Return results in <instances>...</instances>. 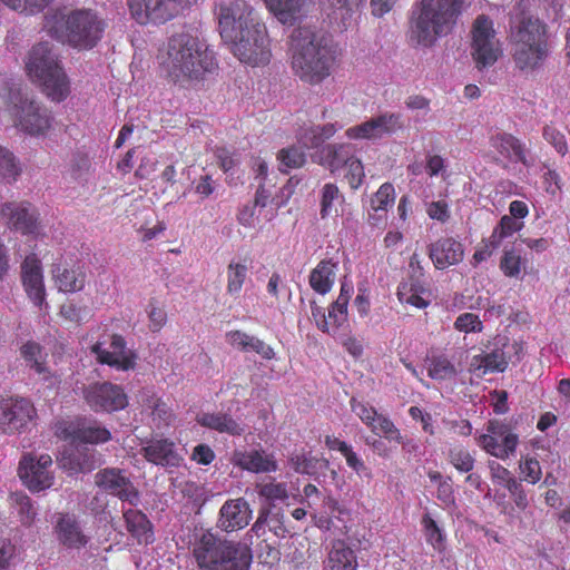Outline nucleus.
<instances>
[{"label": "nucleus", "instance_id": "30", "mask_svg": "<svg viewBox=\"0 0 570 570\" xmlns=\"http://www.w3.org/2000/svg\"><path fill=\"white\" fill-rule=\"evenodd\" d=\"M197 422L202 426L215 430L219 433H226L232 436H239L245 432V424L223 412L203 413L197 417Z\"/></svg>", "mask_w": 570, "mask_h": 570}, {"label": "nucleus", "instance_id": "62", "mask_svg": "<svg viewBox=\"0 0 570 570\" xmlns=\"http://www.w3.org/2000/svg\"><path fill=\"white\" fill-rule=\"evenodd\" d=\"M489 469L491 473V478L494 483L500 485H507L509 481H512L514 478L511 475V472L502 466L497 461H489Z\"/></svg>", "mask_w": 570, "mask_h": 570}, {"label": "nucleus", "instance_id": "4", "mask_svg": "<svg viewBox=\"0 0 570 570\" xmlns=\"http://www.w3.org/2000/svg\"><path fill=\"white\" fill-rule=\"evenodd\" d=\"M462 0H419L409 21V41L413 47H432L449 35L461 13Z\"/></svg>", "mask_w": 570, "mask_h": 570}, {"label": "nucleus", "instance_id": "13", "mask_svg": "<svg viewBox=\"0 0 570 570\" xmlns=\"http://www.w3.org/2000/svg\"><path fill=\"white\" fill-rule=\"evenodd\" d=\"M404 128L403 116L399 112H384L353 126L345 131L350 139L376 140L392 136Z\"/></svg>", "mask_w": 570, "mask_h": 570}, {"label": "nucleus", "instance_id": "25", "mask_svg": "<svg viewBox=\"0 0 570 570\" xmlns=\"http://www.w3.org/2000/svg\"><path fill=\"white\" fill-rule=\"evenodd\" d=\"M354 154L355 148L352 144H327L318 153L320 164L335 174L348 165Z\"/></svg>", "mask_w": 570, "mask_h": 570}, {"label": "nucleus", "instance_id": "53", "mask_svg": "<svg viewBox=\"0 0 570 570\" xmlns=\"http://www.w3.org/2000/svg\"><path fill=\"white\" fill-rule=\"evenodd\" d=\"M340 197V190L334 184H325L322 189L321 198V217L326 218L332 210V205L335 199Z\"/></svg>", "mask_w": 570, "mask_h": 570}, {"label": "nucleus", "instance_id": "18", "mask_svg": "<svg viewBox=\"0 0 570 570\" xmlns=\"http://www.w3.org/2000/svg\"><path fill=\"white\" fill-rule=\"evenodd\" d=\"M92 352L97 360L102 364H108L118 370L128 371L135 367V354L126 347V342L121 335L111 336L109 348H104L101 343L92 346Z\"/></svg>", "mask_w": 570, "mask_h": 570}, {"label": "nucleus", "instance_id": "38", "mask_svg": "<svg viewBox=\"0 0 570 570\" xmlns=\"http://www.w3.org/2000/svg\"><path fill=\"white\" fill-rule=\"evenodd\" d=\"M428 374L436 381L453 379L458 375L454 364L445 355H434L425 360Z\"/></svg>", "mask_w": 570, "mask_h": 570}, {"label": "nucleus", "instance_id": "34", "mask_svg": "<svg viewBox=\"0 0 570 570\" xmlns=\"http://www.w3.org/2000/svg\"><path fill=\"white\" fill-rule=\"evenodd\" d=\"M56 284L61 292L75 293L83 288L86 283V274L81 268H63L57 267L55 271Z\"/></svg>", "mask_w": 570, "mask_h": 570}, {"label": "nucleus", "instance_id": "64", "mask_svg": "<svg viewBox=\"0 0 570 570\" xmlns=\"http://www.w3.org/2000/svg\"><path fill=\"white\" fill-rule=\"evenodd\" d=\"M426 212L430 218L440 222H445L450 217L448 204L443 200L430 203Z\"/></svg>", "mask_w": 570, "mask_h": 570}, {"label": "nucleus", "instance_id": "8", "mask_svg": "<svg viewBox=\"0 0 570 570\" xmlns=\"http://www.w3.org/2000/svg\"><path fill=\"white\" fill-rule=\"evenodd\" d=\"M471 56L479 70L493 66L502 55L493 21L485 14L476 17L471 29Z\"/></svg>", "mask_w": 570, "mask_h": 570}, {"label": "nucleus", "instance_id": "19", "mask_svg": "<svg viewBox=\"0 0 570 570\" xmlns=\"http://www.w3.org/2000/svg\"><path fill=\"white\" fill-rule=\"evenodd\" d=\"M0 214L12 229L22 234L38 233V219L30 204L6 203L2 205Z\"/></svg>", "mask_w": 570, "mask_h": 570}, {"label": "nucleus", "instance_id": "54", "mask_svg": "<svg viewBox=\"0 0 570 570\" xmlns=\"http://www.w3.org/2000/svg\"><path fill=\"white\" fill-rule=\"evenodd\" d=\"M345 167L347 168L345 177L351 188L357 189L361 186L363 178L365 176L361 160L354 156V158Z\"/></svg>", "mask_w": 570, "mask_h": 570}, {"label": "nucleus", "instance_id": "57", "mask_svg": "<svg viewBox=\"0 0 570 570\" xmlns=\"http://www.w3.org/2000/svg\"><path fill=\"white\" fill-rule=\"evenodd\" d=\"M259 495L267 500H285L288 498L287 488L285 483H266L259 488Z\"/></svg>", "mask_w": 570, "mask_h": 570}, {"label": "nucleus", "instance_id": "31", "mask_svg": "<svg viewBox=\"0 0 570 570\" xmlns=\"http://www.w3.org/2000/svg\"><path fill=\"white\" fill-rule=\"evenodd\" d=\"M494 147L510 160L520 161L527 167L533 165V160L528 158V149L511 134L498 135L494 139Z\"/></svg>", "mask_w": 570, "mask_h": 570}, {"label": "nucleus", "instance_id": "3", "mask_svg": "<svg viewBox=\"0 0 570 570\" xmlns=\"http://www.w3.org/2000/svg\"><path fill=\"white\" fill-rule=\"evenodd\" d=\"M292 39V69L303 82L318 85L332 72L335 50L332 40L307 27L295 29Z\"/></svg>", "mask_w": 570, "mask_h": 570}, {"label": "nucleus", "instance_id": "23", "mask_svg": "<svg viewBox=\"0 0 570 570\" xmlns=\"http://www.w3.org/2000/svg\"><path fill=\"white\" fill-rule=\"evenodd\" d=\"M141 452L147 461L164 468L178 466L183 461L174 442L166 439L149 441Z\"/></svg>", "mask_w": 570, "mask_h": 570}, {"label": "nucleus", "instance_id": "27", "mask_svg": "<svg viewBox=\"0 0 570 570\" xmlns=\"http://www.w3.org/2000/svg\"><path fill=\"white\" fill-rule=\"evenodd\" d=\"M513 60L521 70L537 68L547 57V42L512 45Z\"/></svg>", "mask_w": 570, "mask_h": 570}, {"label": "nucleus", "instance_id": "60", "mask_svg": "<svg viewBox=\"0 0 570 570\" xmlns=\"http://www.w3.org/2000/svg\"><path fill=\"white\" fill-rule=\"evenodd\" d=\"M505 488L510 492L515 505L521 510H525L529 502L521 482L517 479H513L512 481H509Z\"/></svg>", "mask_w": 570, "mask_h": 570}, {"label": "nucleus", "instance_id": "33", "mask_svg": "<svg viewBox=\"0 0 570 570\" xmlns=\"http://www.w3.org/2000/svg\"><path fill=\"white\" fill-rule=\"evenodd\" d=\"M328 567L331 570H356L355 552L344 541H335L328 553Z\"/></svg>", "mask_w": 570, "mask_h": 570}, {"label": "nucleus", "instance_id": "2", "mask_svg": "<svg viewBox=\"0 0 570 570\" xmlns=\"http://www.w3.org/2000/svg\"><path fill=\"white\" fill-rule=\"evenodd\" d=\"M161 66L174 82L189 86L213 73L217 62L214 52L197 37L178 32L168 39Z\"/></svg>", "mask_w": 570, "mask_h": 570}, {"label": "nucleus", "instance_id": "58", "mask_svg": "<svg viewBox=\"0 0 570 570\" xmlns=\"http://www.w3.org/2000/svg\"><path fill=\"white\" fill-rule=\"evenodd\" d=\"M436 498L440 500L445 507H454L455 498L454 490L452 487V480L450 476L445 478L438 484Z\"/></svg>", "mask_w": 570, "mask_h": 570}, {"label": "nucleus", "instance_id": "14", "mask_svg": "<svg viewBox=\"0 0 570 570\" xmlns=\"http://www.w3.org/2000/svg\"><path fill=\"white\" fill-rule=\"evenodd\" d=\"M95 483L105 492L131 505H137L139 502V492L126 470L118 468L102 469L95 474Z\"/></svg>", "mask_w": 570, "mask_h": 570}, {"label": "nucleus", "instance_id": "50", "mask_svg": "<svg viewBox=\"0 0 570 570\" xmlns=\"http://www.w3.org/2000/svg\"><path fill=\"white\" fill-rule=\"evenodd\" d=\"M508 366V361L504 353L500 350H494L491 353L485 354L481 357L479 367H484L485 371H498L503 372Z\"/></svg>", "mask_w": 570, "mask_h": 570}, {"label": "nucleus", "instance_id": "7", "mask_svg": "<svg viewBox=\"0 0 570 570\" xmlns=\"http://www.w3.org/2000/svg\"><path fill=\"white\" fill-rule=\"evenodd\" d=\"M27 70L30 78L42 87V91L51 100L59 102L68 96L69 81L67 75L48 42H40L32 47Z\"/></svg>", "mask_w": 570, "mask_h": 570}, {"label": "nucleus", "instance_id": "29", "mask_svg": "<svg viewBox=\"0 0 570 570\" xmlns=\"http://www.w3.org/2000/svg\"><path fill=\"white\" fill-rule=\"evenodd\" d=\"M56 531L58 540L68 548L79 549L88 542L79 522L73 515L61 514L57 522Z\"/></svg>", "mask_w": 570, "mask_h": 570}, {"label": "nucleus", "instance_id": "39", "mask_svg": "<svg viewBox=\"0 0 570 570\" xmlns=\"http://www.w3.org/2000/svg\"><path fill=\"white\" fill-rule=\"evenodd\" d=\"M292 468L302 474L317 475L330 469V461L325 458L295 455L291 459Z\"/></svg>", "mask_w": 570, "mask_h": 570}, {"label": "nucleus", "instance_id": "21", "mask_svg": "<svg viewBox=\"0 0 570 570\" xmlns=\"http://www.w3.org/2000/svg\"><path fill=\"white\" fill-rule=\"evenodd\" d=\"M230 462L233 465L253 473H268L277 470L274 456L259 450L236 449L230 454Z\"/></svg>", "mask_w": 570, "mask_h": 570}, {"label": "nucleus", "instance_id": "12", "mask_svg": "<svg viewBox=\"0 0 570 570\" xmlns=\"http://www.w3.org/2000/svg\"><path fill=\"white\" fill-rule=\"evenodd\" d=\"M36 415L33 404L23 397H0V432L20 433Z\"/></svg>", "mask_w": 570, "mask_h": 570}, {"label": "nucleus", "instance_id": "9", "mask_svg": "<svg viewBox=\"0 0 570 570\" xmlns=\"http://www.w3.org/2000/svg\"><path fill=\"white\" fill-rule=\"evenodd\" d=\"M131 17L140 24H161L180 14L197 0H127Z\"/></svg>", "mask_w": 570, "mask_h": 570}, {"label": "nucleus", "instance_id": "56", "mask_svg": "<svg viewBox=\"0 0 570 570\" xmlns=\"http://www.w3.org/2000/svg\"><path fill=\"white\" fill-rule=\"evenodd\" d=\"M521 258L512 250H505L501 259L500 267L505 276L517 277L520 274Z\"/></svg>", "mask_w": 570, "mask_h": 570}, {"label": "nucleus", "instance_id": "59", "mask_svg": "<svg viewBox=\"0 0 570 570\" xmlns=\"http://www.w3.org/2000/svg\"><path fill=\"white\" fill-rule=\"evenodd\" d=\"M148 317L150 322L149 327L154 332H158L166 324L167 321L166 312L163 308L158 307L154 301L149 302Z\"/></svg>", "mask_w": 570, "mask_h": 570}, {"label": "nucleus", "instance_id": "61", "mask_svg": "<svg viewBox=\"0 0 570 570\" xmlns=\"http://www.w3.org/2000/svg\"><path fill=\"white\" fill-rule=\"evenodd\" d=\"M148 409L151 410L154 420H158L164 424H169L173 413L165 402L159 399L153 400L151 404L148 405Z\"/></svg>", "mask_w": 570, "mask_h": 570}, {"label": "nucleus", "instance_id": "43", "mask_svg": "<svg viewBox=\"0 0 570 570\" xmlns=\"http://www.w3.org/2000/svg\"><path fill=\"white\" fill-rule=\"evenodd\" d=\"M422 524L426 541L432 544L434 549L442 550L444 535L436 522L429 514H425L422 519Z\"/></svg>", "mask_w": 570, "mask_h": 570}, {"label": "nucleus", "instance_id": "15", "mask_svg": "<svg viewBox=\"0 0 570 570\" xmlns=\"http://www.w3.org/2000/svg\"><path fill=\"white\" fill-rule=\"evenodd\" d=\"M518 441V435L511 432L510 426L498 420L489 421L487 433L478 440L483 450L502 460L515 451Z\"/></svg>", "mask_w": 570, "mask_h": 570}, {"label": "nucleus", "instance_id": "45", "mask_svg": "<svg viewBox=\"0 0 570 570\" xmlns=\"http://www.w3.org/2000/svg\"><path fill=\"white\" fill-rule=\"evenodd\" d=\"M394 187L391 184H383L371 199L374 213H383L394 202Z\"/></svg>", "mask_w": 570, "mask_h": 570}, {"label": "nucleus", "instance_id": "22", "mask_svg": "<svg viewBox=\"0 0 570 570\" xmlns=\"http://www.w3.org/2000/svg\"><path fill=\"white\" fill-rule=\"evenodd\" d=\"M429 256L439 269L459 264L464 256L463 246L452 237L436 240L430 246Z\"/></svg>", "mask_w": 570, "mask_h": 570}, {"label": "nucleus", "instance_id": "16", "mask_svg": "<svg viewBox=\"0 0 570 570\" xmlns=\"http://www.w3.org/2000/svg\"><path fill=\"white\" fill-rule=\"evenodd\" d=\"M52 459L48 454H42L38 459L26 455L19 465V476L31 491H41L52 484V475L49 468Z\"/></svg>", "mask_w": 570, "mask_h": 570}, {"label": "nucleus", "instance_id": "20", "mask_svg": "<svg viewBox=\"0 0 570 570\" xmlns=\"http://www.w3.org/2000/svg\"><path fill=\"white\" fill-rule=\"evenodd\" d=\"M21 278L26 293L35 305L41 307L45 304V284L40 261L36 255L26 257L21 265Z\"/></svg>", "mask_w": 570, "mask_h": 570}, {"label": "nucleus", "instance_id": "55", "mask_svg": "<svg viewBox=\"0 0 570 570\" xmlns=\"http://www.w3.org/2000/svg\"><path fill=\"white\" fill-rule=\"evenodd\" d=\"M543 138L554 147V149L560 155H566L568 151V146L566 141V137L559 130H557L552 126H546L543 128Z\"/></svg>", "mask_w": 570, "mask_h": 570}, {"label": "nucleus", "instance_id": "47", "mask_svg": "<svg viewBox=\"0 0 570 570\" xmlns=\"http://www.w3.org/2000/svg\"><path fill=\"white\" fill-rule=\"evenodd\" d=\"M376 422V432L382 433L385 438L395 440L396 442L403 444L404 446L409 444V442L404 441V438L401 435L399 429L394 425V423L384 415H379L375 419Z\"/></svg>", "mask_w": 570, "mask_h": 570}, {"label": "nucleus", "instance_id": "41", "mask_svg": "<svg viewBox=\"0 0 570 570\" xmlns=\"http://www.w3.org/2000/svg\"><path fill=\"white\" fill-rule=\"evenodd\" d=\"M247 276V266L240 263L230 262L227 266V293L238 294Z\"/></svg>", "mask_w": 570, "mask_h": 570}, {"label": "nucleus", "instance_id": "52", "mask_svg": "<svg viewBox=\"0 0 570 570\" xmlns=\"http://www.w3.org/2000/svg\"><path fill=\"white\" fill-rule=\"evenodd\" d=\"M352 411L368 426L373 432H376L375 419L377 413L374 407L367 406L362 402H357L355 399L351 400Z\"/></svg>", "mask_w": 570, "mask_h": 570}, {"label": "nucleus", "instance_id": "32", "mask_svg": "<svg viewBox=\"0 0 570 570\" xmlns=\"http://www.w3.org/2000/svg\"><path fill=\"white\" fill-rule=\"evenodd\" d=\"M128 532L139 542L148 543L153 540L151 523L142 512L129 509L124 513Z\"/></svg>", "mask_w": 570, "mask_h": 570}, {"label": "nucleus", "instance_id": "48", "mask_svg": "<svg viewBox=\"0 0 570 570\" xmlns=\"http://www.w3.org/2000/svg\"><path fill=\"white\" fill-rule=\"evenodd\" d=\"M6 6L21 12L36 13L42 11L52 0H1Z\"/></svg>", "mask_w": 570, "mask_h": 570}, {"label": "nucleus", "instance_id": "40", "mask_svg": "<svg viewBox=\"0 0 570 570\" xmlns=\"http://www.w3.org/2000/svg\"><path fill=\"white\" fill-rule=\"evenodd\" d=\"M111 434L106 428L99 425H87L75 431L73 439L82 443H104L110 440Z\"/></svg>", "mask_w": 570, "mask_h": 570}, {"label": "nucleus", "instance_id": "36", "mask_svg": "<svg viewBox=\"0 0 570 570\" xmlns=\"http://www.w3.org/2000/svg\"><path fill=\"white\" fill-rule=\"evenodd\" d=\"M334 265L331 261H322L309 275L311 287L324 295L328 293L334 283Z\"/></svg>", "mask_w": 570, "mask_h": 570}, {"label": "nucleus", "instance_id": "11", "mask_svg": "<svg viewBox=\"0 0 570 570\" xmlns=\"http://www.w3.org/2000/svg\"><path fill=\"white\" fill-rule=\"evenodd\" d=\"M82 395L88 406L96 412H116L128 404L124 390L110 382L89 384L83 387Z\"/></svg>", "mask_w": 570, "mask_h": 570}, {"label": "nucleus", "instance_id": "26", "mask_svg": "<svg viewBox=\"0 0 570 570\" xmlns=\"http://www.w3.org/2000/svg\"><path fill=\"white\" fill-rule=\"evenodd\" d=\"M62 469L71 474L92 471L97 465L95 452L86 446L66 450L59 459Z\"/></svg>", "mask_w": 570, "mask_h": 570}, {"label": "nucleus", "instance_id": "1", "mask_svg": "<svg viewBox=\"0 0 570 570\" xmlns=\"http://www.w3.org/2000/svg\"><path fill=\"white\" fill-rule=\"evenodd\" d=\"M218 23L222 38L233 45V52L240 61L257 65L267 60L266 27L257 21L246 1L222 6Z\"/></svg>", "mask_w": 570, "mask_h": 570}, {"label": "nucleus", "instance_id": "63", "mask_svg": "<svg viewBox=\"0 0 570 570\" xmlns=\"http://www.w3.org/2000/svg\"><path fill=\"white\" fill-rule=\"evenodd\" d=\"M520 469L532 484L537 483L541 478V466L537 459H527L520 464Z\"/></svg>", "mask_w": 570, "mask_h": 570}, {"label": "nucleus", "instance_id": "49", "mask_svg": "<svg viewBox=\"0 0 570 570\" xmlns=\"http://www.w3.org/2000/svg\"><path fill=\"white\" fill-rule=\"evenodd\" d=\"M454 327L463 333H480L483 330V324L478 315L463 313L456 317Z\"/></svg>", "mask_w": 570, "mask_h": 570}, {"label": "nucleus", "instance_id": "37", "mask_svg": "<svg viewBox=\"0 0 570 570\" xmlns=\"http://www.w3.org/2000/svg\"><path fill=\"white\" fill-rule=\"evenodd\" d=\"M10 500L21 524L30 527L38 515V508L27 494L21 492L12 493Z\"/></svg>", "mask_w": 570, "mask_h": 570}, {"label": "nucleus", "instance_id": "17", "mask_svg": "<svg viewBox=\"0 0 570 570\" xmlns=\"http://www.w3.org/2000/svg\"><path fill=\"white\" fill-rule=\"evenodd\" d=\"M253 511L244 498L229 499L220 508L216 528L232 533L246 528L252 520Z\"/></svg>", "mask_w": 570, "mask_h": 570}, {"label": "nucleus", "instance_id": "28", "mask_svg": "<svg viewBox=\"0 0 570 570\" xmlns=\"http://www.w3.org/2000/svg\"><path fill=\"white\" fill-rule=\"evenodd\" d=\"M227 342L240 352H255L264 360H273L275 352L272 346L254 335L242 331H230L226 334Z\"/></svg>", "mask_w": 570, "mask_h": 570}, {"label": "nucleus", "instance_id": "51", "mask_svg": "<svg viewBox=\"0 0 570 570\" xmlns=\"http://www.w3.org/2000/svg\"><path fill=\"white\" fill-rule=\"evenodd\" d=\"M278 159L282 166L286 168H298L305 163V154L296 147L282 149L278 153Z\"/></svg>", "mask_w": 570, "mask_h": 570}, {"label": "nucleus", "instance_id": "24", "mask_svg": "<svg viewBox=\"0 0 570 570\" xmlns=\"http://www.w3.org/2000/svg\"><path fill=\"white\" fill-rule=\"evenodd\" d=\"M511 42L512 45L547 42L546 26L538 18L523 14L511 27Z\"/></svg>", "mask_w": 570, "mask_h": 570}, {"label": "nucleus", "instance_id": "42", "mask_svg": "<svg viewBox=\"0 0 570 570\" xmlns=\"http://www.w3.org/2000/svg\"><path fill=\"white\" fill-rule=\"evenodd\" d=\"M20 171L21 169L14 155L9 149L0 146V178L8 181L16 180Z\"/></svg>", "mask_w": 570, "mask_h": 570}, {"label": "nucleus", "instance_id": "6", "mask_svg": "<svg viewBox=\"0 0 570 570\" xmlns=\"http://www.w3.org/2000/svg\"><path fill=\"white\" fill-rule=\"evenodd\" d=\"M49 33L79 49L94 48L102 36L105 24L91 10L57 11L47 17Z\"/></svg>", "mask_w": 570, "mask_h": 570}, {"label": "nucleus", "instance_id": "5", "mask_svg": "<svg viewBox=\"0 0 570 570\" xmlns=\"http://www.w3.org/2000/svg\"><path fill=\"white\" fill-rule=\"evenodd\" d=\"M191 553L199 570H250V548L213 532L212 529L195 534Z\"/></svg>", "mask_w": 570, "mask_h": 570}, {"label": "nucleus", "instance_id": "10", "mask_svg": "<svg viewBox=\"0 0 570 570\" xmlns=\"http://www.w3.org/2000/svg\"><path fill=\"white\" fill-rule=\"evenodd\" d=\"M10 114L14 117V125L31 135L45 134L52 124V116L47 108L23 97L10 107Z\"/></svg>", "mask_w": 570, "mask_h": 570}, {"label": "nucleus", "instance_id": "44", "mask_svg": "<svg viewBox=\"0 0 570 570\" xmlns=\"http://www.w3.org/2000/svg\"><path fill=\"white\" fill-rule=\"evenodd\" d=\"M449 460L456 470L464 473L472 471L475 462L472 454L468 450L461 448L450 450Z\"/></svg>", "mask_w": 570, "mask_h": 570}, {"label": "nucleus", "instance_id": "46", "mask_svg": "<svg viewBox=\"0 0 570 570\" xmlns=\"http://www.w3.org/2000/svg\"><path fill=\"white\" fill-rule=\"evenodd\" d=\"M265 515L267 520V528L278 538H285L289 532L285 525V515L281 509H266Z\"/></svg>", "mask_w": 570, "mask_h": 570}, {"label": "nucleus", "instance_id": "35", "mask_svg": "<svg viewBox=\"0 0 570 570\" xmlns=\"http://www.w3.org/2000/svg\"><path fill=\"white\" fill-rule=\"evenodd\" d=\"M268 10L282 22L288 23L296 19L306 0H264Z\"/></svg>", "mask_w": 570, "mask_h": 570}]
</instances>
